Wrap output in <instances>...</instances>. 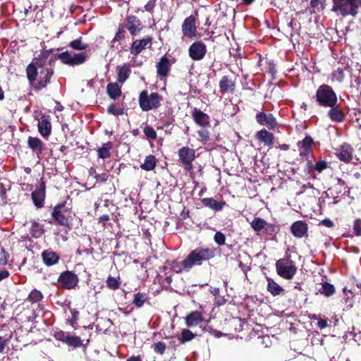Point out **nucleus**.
<instances>
[{
  "label": "nucleus",
  "mask_w": 361,
  "mask_h": 361,
  "mask_svg": "<svg viewBox=\"0 0 361 361\" xmlns=\"http://www.w3.org/2000/svg\"><path fill=\"white\" fill-rule=\"evenodd\" d=\"M26 73L30 83L35 90L39 91L45 88L50 82L54 70L52 68H39L33 64H29L26 68Z\"/></svg>",
  "instance_id": "f257e3e1"
},
{
  "label": "nucleus",
  "mask_w": 361,
  "mask_h": 361,
  "mask_svg": "<svg viewBox=\"0 0 361 361\" xmlns=\"http://www.w3.org/2000/svg\"><path fill=\"white\" fill-rule=\"evenodd\" d=\"M215 257V249L208 247H197L192 250L185 258V266L192 268L195 266H201L204 262H208Z\"/></svg>",
  "instance_id": "f03ea898"
},
{
  "label": "nucleus",
  "mask_w": 361,
  "mask_h": 361,
  "mask_svg": "<svg viewBox=\"0 0 361 361\" xmlns=\"http://www.w3.org/2000/svg\"><path fill=\"white\" fill-rule=\"evenodd\" d=\"M332 11L341 16L355 17L361 8V0H333Z\"/></svg>",
  "instance_id": "7ed1b4c3"
},
{
  "label": "nucleus",
  "mask_w": 361,
  "mask_h": 361,
  "mask_svg": "<svg viewBox=\"0 0 361 361\" xmlns=\"http://www.w3.org/2000/svg\"><path fill=\"white\" fill-rule=\"evenodd\" d=\"M315 98L317 104L322 107H333L338 104L336 93L329 85H321L316 91Z\"/></svg>",
  "instance_id": "20e7f679"
},
{
  "label": "nucleus",
  "mask_w": 361,
  "mask_h": 361,
  "mask_svg": "<svg viewBox=\"0 0 361 361\" xmlns=\"http://www.w3.org/2000/svg\"><path fill=\"white\" fill-rule=\"evenodd\" d=\"M162 97L157 92H149L143 90L139 95V105L143 111L156 110L161 105Z\"/></svg>",
  "instance_id": "39448f33"
},
{
  "label": "nucleus",
  "mask_w": 361,
  "mask_h": 361,
  "mask_svg": "<svg viewBox=\"0 0 361 361\" xmlns=\"http://www.w3.org/2000/svg\"><path fill=\"white\" fill-rule=\"evenodd\" d=\"M277 274L285 279H292L296 274L297 267L295 262L289 258H283L276 263Z\"/></svg>",
  "instance_id": "423d86ee"
},
{
  "label": "nucleus",
  "mask_w": 361,
  "mask_h": 361,
  "mask_svg": "<svg viewBox=\"0 0 361 361\" xmlns=\"http://www.w3.org/2000/svg\"><path fill=\"white\" fill-rule=\"evenodd\" d=\"M89 58L87 52L75 53L66 51L58 55V59L66 65L75 66L84 63Z\"/></svg>",
  "instance_id": "0eeeda50"
},
{
  "label": "nucleus",
  "mask_w": 361,
  "mask_h": 361,
  "mask_svg": "<svg viewBox=\"0 0 361 361\" xmlns=\"http://www.w3.org/2000/svg\"><path fill=\"white\" fill-rule=\"evenodd\" d=\"M178 160L186 171L192 169V161L195 159V150L188 146L182 147L178 151Z\"/></svg>",
  "instance_id": "6e6552de"
},
{
  "label": "nucleus",
  "mask_w": 361,
  "mask_h": 361,
  "mask_svg": "<svg viewBox=\"0 0 361 361\" xmlns=\"http://www.w3.org/2000/svg\"><path fill=\"white\" fill-rule=\"evenodd\" d=\"M79 281L78 276L71 271H65L61 273L58 279L60 286L65 289L75 288Z\"/></svg>",
  "instance_id": "1a4fd4ad"
},
{
  "label": "nucleus",
  "mask_w": 361,
  "mask_h": 361,
  "mask_svg": "<svg viewBox=\"0 0 361 361\" xmlns=\"http://www.w3.org/2000/svg\"><path fill=\"white\" fill-rule=\"evenodd\" d=\"M206 54L207 46L201 41L192 43L188 49L189 56L193 61H200L203 59Z\"/></svg>",
  "instance_id": "9d476101"
},
{
  "label": "nucleus",
  "mask_w": 361,
  "mask_h": 361,
  "mask_svg": "<svg viewBox=\"0 0 361 361\" xmlns=\"http://www.w3.org/2000/svg\"><path fill=\"white\" fill-rule=\"evenodd\" d=\"M182 32L183 36L193 39L197 37V30L195 18L193 16L187 17L182 24Z\"/></svg>",
  "instance_id": "9b49d317"
},
{
  "label": "nucleus",
  "mask_w": 361,
  "mask_h": 361,
  "mask_svg": "<svg viewBox=\"0 0 361 361\" xmlns=\"http://www.w3.org/2000/svg\"><path fill=\"white\" fill-rule=\"evenodd\" d=\"M314 140L310 135H306L301 141H298L297 146L299 155L305 159H309L312 154V146Z\"/></svg>",
  "instance_id": "f8f14e48"
},
{
  "label": "nucleus",
  "mask_w": 361,
  "mask_h": 361,
  "mask_svg": "<svg viewBox=\"0 0 361 361\" xmlns=\"http://www.w3.org/2000/svg\"><path fill=\"white\" fill-rule=\"evenodd\" d=\"M152 44V38L150 36H146L141 39H135L130 48V54L137 56L144 49L150 48Z\"/></svg>",
  "instance_id": "ddd939ff"
},
{
  "label": "nucleus",
  "mask_w": 361,
  "mask_h": 361,
  "mask_svg": "<svg viewBox=\"0 0 361 361\" xmlns=\"http://www.w3.org/2000/svg\"><path fill=\"white\" fill-rule=\"evenodd\" d=\"M257 123L266 126L269 130H273L277 126L276 118L271 113L258 112L255 116Z\"/></svg>",
  "instance_id": "4468645a"
},
{
  "label": "nucleus",
  "mask_w": 361,
  "mask_h": 361,
  "mask_svg": "<svg viewBox=\"0 0 361 361\" xmlns=\"http://www.w3.org/2000/svg\"><path fill=\"white\" fill-rule=\"evenodd\" d=\"M45 182L41 178L37 189L32 192V198L35 205L40 208L43 206L45 198Z\"/></svg>",
  "instance_id": "2eb2a0df"
},
{
  "label": "nucleus",
  "mask_w": 361,
  "mask_h": 361,
  "mask_svg": "<svg viewBox=\"0 0 361 361\" xmlns=\"http://www.w3.org/2000/svg\"><path fill=\"white\" fill-rule=\"evenodd\" d=\"M37 128L39 134L45 139H48L51 133V118L49 115H42L39 120Z\"/></svg>",
  "instance_id": "dca6fc26"
},
{
  "label": "nucleus",
  "mask_w": 361,
  "mask_h": 361,
  "mask_svg": "<svg viewBox=\"0 0 361 361\" xmlns=\"http://www.w3.org/2000/svg\"><path fill=\"white\" fill-rule=\"evenodd\" d=\"M172 63L166 56L161 57L157 64V75L161 80L165 79L171 70Z\"/></svg>",
  "instance_id": "f3484780"
},
{
  "label": "nucleus",
  "mask_w": 361,
  "mask_h": 361,
  "mask_svg": "<svg viewBox=\"0 0 361 361\" xmlns=\"http://www.w3.org/2000/svg\"><path fill=\"white\" fill-rule=\"evenodd\" d=\"M192 118L194 122L201 127H208L210 125V118L209 115L197 108H195L192 110Z\"/></svg>",
  "instance_id": "a211bd4d"
},
{
  "label": "nucleus",
  "mask_w": 361,
  "mask_h": 361,
  "mask_svg": "<svg viewBox=\"0 0 361 361\" xmlns=\"http://www.w3.org/2000/svg\"><path fill=\"white\" fill-rule=\"evenodd\" d=\"M290 231L295 238H302L307 234L308 225L304 221H297L291 225Z\"/></svg>",
  "instance_id": "6ab92c4d"
},
{
  "label": "nucleus",
  "mask_w": 361,
  "mask_h": 361,
  "mask_svg": "<svg viewBox=\"0 0 361 361\" xmlns=\"http://www.w3.org/2000/svg\"><path fill=\"white\" fill-rule=\"evenodd\" d=\"M219 92L224 94L227 92L233 93L235 89V82L229 76L224 75L219 82Z\"/></svg>",
  "instance_id": "aec40b11"
},
{
  "label": "nucleus",
  "mask_w": 361,
  "mask_h": 361,
  "mask_svg": "<svg viewBox=\"0 0 361 361\" xmlns=\"http://www.w3.org/2000/svg\"><path fill=\"white\" fill-rule=\"evenodd\" d=\"M43 263L47 267H51L57 264L60 259V256L54 251L48 249L42 252L41 255Z\"/></svg>",
  "instance_id": "412c9836"
},
{
  "label": "nucleus",
  "mask_w": 361,
  "mask_h": 361,
  "mask_svg": "<svg viewBox=\"0 0 361 361\" xmlns=\"http://www.w3.org/2000/svg\"><path fill=\"white\" fill-rule=\"evenodd\" d=\"M126 21V28L132 35L135 36L138 35L142 30L140 20L135 16H128Z\"/></svg>",
  "instance_id": "4be33fe9"
},
{
  "label": "nucleus",
  "mask_w": 361,
  "mask_h": 361,
  "mask_svg": "<svg viewBox=\"0 0 361 361\" xmlns=\"http://www.w3.org/2000/svg\"><path fill=\"white\" fill-rule=\"evenodd\" d=\"M63 207L64 205L62 204L56 205L52 211L51 216L59 225L67 226L69 225V219L62 212Z\"/></svg>",
  "instance_id": "5701e85b"
},
{
  "label": "nucleus",
  "mask_w": 361,
  "mask_h": 361,
  "mask_svg": "<svg viewBox=\"0 0 361 361\" xmlns=\"http://www.w3.org/2000/svg\"><path fill=\"white\" fill-rule=\"evenodd\" d=\"M352 147L348 144L344 143L337 149L336 155L341 161L349 162L352 159Z\"/></svg>",
  "instance_id": "b1692460"
},
{
  "label": "nucleus",
  "mask_w": 361,
  "mask_h": 361,
  "mask_svg": "<svg viewBox=\"0 0 361 361\" xmlns=\"http://www.w3.org/2000/svg\"><path fill=\"white\" fill-rule=\"evenodd\" d=\"M27 146L30 149L39 157L43 152L44 145L43 142L37 137L30 136L27 138Z\"/></svg>",
  "instance_id": "393cba45"
},
{
  "label": "nucleus",
  "mask_w": 361,
  "mask_h": 361,
  "mask_svg": "<svg viewBox=\"0 0 361 361\" xmlns=\"http://www.w3.org/2000/svg\"><path fill=\"white\" fill-rule=\"evenodd\" d=\"M250 226L256 232H259L263 229H266L267 231L274 230V226L268 224L264 219L259 217L254 218L250 223Z\"/></svg>",
  "instance_id": "a878e982"
},
{
  "label": "nucleus",
  "mask_w": 361,
  "mask_h": 361,
  "mask_svg": "<svg viewBox=\"0 0 361 361\" xmlns=\"http://www.w3.org/2000/svg\"><path fill=\"white\" fill-rule=\"evenodd\" d=\"M255 137L260 142L264 143V145L268 147L274 145V135L267 130L266 129L260 130L255 134Z\"/></svg>",
  "instance_id": "bb28decb"
},
{
  "label": "nucleus",
  "mask_w": 361,
  "mask_h": 361,
  "mask_svg": "<svg viewBox=\"0 0 361 361\" xmlns=\"http://www.w3.org/2000/svg\"><path fill=\"white\" fill-rule=\"evenodd\" d=\"M330 109L328 111V116L329 118L336 123H341L345 119V114L341 109H340L338 105H335L333 107H329Z\"/></svg>",
  "instance_id": "cd10ccee"
},
{
  "label": "nucleus",
  "mask_w": 361,
  "mask_h": 361,
  "mask_svg": "<svg viewBox=\"0 0 361 361\" xmlns=\"http://www.w3.org/2000/svg\"><path fill=\"white\" fill-rule=\"evenodd\" d=\"M116 72L118 82L123 84L128 78L131 73V70L128 63H124L123 66L117 67Z\"/></svg>",
  "instance_id": "c85d7f7f"
},
{
  "label": "nucleus",
  "mask_w": 361,
  "mask_h": 361,
  "mask_svg": "<svg viewBox=\"0 0 361 361\" xmlns=\"http://www.w3.org/2000/svg\"><path fill=\"white\" fill-rule=\"evenodd\" d=\"M51 56V50H43L31 64L37 66L39 68H47L45 66L46 63Z\"/></svg>",
  "instance_id": "c756f323"
},
{
  "label": "nucleus",
  "mask_w": 361,
  "mask_h": 361,
  "mask_svg": "<svg viewBox=\"0 0 361 361\" xmlns=\"http://www.w3.org/2000/svg\"><path fill=\"white\" fill-rule=\"evenodd\" d=\"M202 321V314L199 311H193L185 317V324L188 326H197Z\"/></svg>",
  "instance_id": "7c9ffc66"
},
{
  "label": "nucleus",
  "mask_w": 361,
  "mask_h": 361,
  "mask_svg": "<svg viewBox=\"0 0 361 361\" xmlns=\"http://www.w3.org/2000/svg\"><path fill=\"white\" fill-rule=\"evenodd\" d=\"M202 203L204 204V206L209 207L216 212L222 210L224 205L226 204L225 202H217L212 197L203 198L202 200Z\"/></svg>",
  "instance_id": "2f4dec72"
},
{
  "label": "nucleus",
  "mask_w": 361,
  "mask_h": 361,
  "mask_svg": "<svg viewBox=\"0 0 361 361\" xmlns=\"http://www.w3.org/2000/svg\"><path fill=\"white\" fill-rule=\"evenodd\" d=\"M267 291L273 296H278L284 293V289L271 279H267Z\"/></svg>",
  "instance_id": "473e14b6"
},
{
  "label": "nucleus",
  "mask_w": 361,
  "mask_h": 361,
  "mask_svg": "<svg viewBox=\"0 0 361 361\" xmlns=\"http://www.w3.org/2000/svg\"><path fill=\"white\" fill-rule=\"evenodd\" d=\"M106 91L109 96L113 99H117L121 94V88L118 82H111L108 84Z\"/></svg>",
  "instance_id": "72a5a7b5"
},
{
  "label": "nucleus",
  "mask_w": 361,
  "mask_h": 361,
  "mask_svg": "<svg viewBox=\"0 0 361 361\" xmlns=\"http://www.w3.org/2000/svg\"><path fill=\"white\" fill-rule=\"evenodd\" d=\"M112 146L113 145L111 142L104 143L101 147L97 149L98 157L103 159L109 158Z\"/></svg>",
  "instance_id": "f704fd0d"
},
{
  "label": "nucleus",
  "mask_w": 361,
  "mask_h": 361,
  "mask_svg": "<svg viewBox=\"0 0 361 361\" xmlns=\"http://www.w3.org/2000/svg\"><path fill=\"white\" fill-rule=\"evenodd\" d=\"M157 165V159L154 155H148L145 157L144 163L141 164L142 169L149 171L153 170Z\"/></svg>",
  "instance_id": "c9c22d12"
},
{
  "label": "nucleus",
  "mask_w": 361,
  "mask_h": 361,
  "mask_svg": "<svg viewBox=\"0 0 361 361\" xmlns=\"http://www.w3.org/2000/svg\"><path fill=\"white\" fill-rule=\"evenodd\" d=\"M31 224L30 233L32 236L36 238L41 237L44 231L43 226L35 221H32Z\"/></svg>",
  "instance_id": "e433bc0d"
},
{
  "label": "nucleus",
  "mask_w": 361,
  "mask_h": 361,
  "mask_svg": "<svg viewBox=\"0 0 361 361\" xmlns=\"http://www.w3.org/2000/svg\"><path fill=\"white\" fill-rule=\"evenodd\" d=\"M147 300V295L145 293L138 292L134 295L133 304L137 308L142 307Z\"/></svg>",
  "instance_id": "4c0bfd02"
},
{
  "label": "nucleus",
  "mask_w": 361,
  "mask_h": 361,
  "mask_svg": "<svg viewBox=\"0 0 361 361\" xmlns=\"http://www.w3.org/2000/svg\"><path fill=\"white\" fill-rule=\"evenodd\" d=\"M329 78L331 82H343L345 78L343 70L341 68H337L331 73Z\"/></svg>",
  "instance_id": "58836bf2"
},
{
  "label": "nucleus",
  "mask_w": 361,
  "mask_h": 361,
  "mask_svg": "<svg viewBox=\"0 0 361 361\" xmlns=\"http://www.w3.org/2000/svg\"><path fill=\"white\" fill-rule=\"evenodd\" d=\"M43 298V295L41 291L33 289L27 298V300L32 303H37L41 301Z\"/></svg>",
  "instance_id": "ea45409f"
},
{
  "label": "nucleus",
  "mask_w": 361,
  "mask_h": 361,
  "mask_svg": "<svg viewBox=\"0 0 361 361\" xmlns=\"http://www.w3.org/2000/svg\"><path fill=\"white\" fill-rule=\"evenodd\" d=\"M69 47L75 50H85L88 47V44L82 42V37L71 41L69 43Z\"/></svg>",
  "instance_id": "a19ab883"
},
{
  "label": "nucleus",
  "mask_w": 361,
  "mask_h": 361,
  "mask_svg": "<svg viewBox=\"0 0 361 361\" xmlns=\"http://www.w3.org/2000/svg\"><path fill=\"white\" fill-rule=\"evenodd\" d=\"M319 292L321 294L326 297H329L334 294L335 288L332 284L325 282L322 285V288L319 290Z\"/></svg>",
  "instance_id": "79ce46f5"
},
{
  "label": "nucleus",
  "mask_w": 361,
  "mask_h": 361,
  "mask_svg": "<svg viewBox=\"0 0 361 361\" xmlns=\"http://www.w3.org/2000/svg\"><path fill=\"white\" fill-rule=\"evenodd\" d=\"M126 35V30L124 27L122 25L118 26V30L114 37V39L111 42V47H115V44L117 42H119L124 39Z\"/></svg>",
  "instance_id": "37998d69"
},
{
  "label": "nucleus",
  "mask_w": 361,
  "mask_h": 361,
  "mask_svg": "<svg viewBox=\"0 0 361 361\" xmlns=\"http://www.w3.org/2000/svg\"><path fill=\"white\" fill-rule=\"evenodd\" d=\"M66 343L69 346L74 348H78L82 345V341L81 338L79 336H73L71 334H69Z\"/></svg>",
  "instance_id": "c03bdc74"
},
{
  "label": "nucleus",
  "mask_w": 361,
  "mask_h": 361,
  "mask_svg": "<svg viewBox=\"0 0 361 361\" xmlns=\"http://www.w3.org/2000/svg\"><path fill=\"white\" fill-rule=\"evenodd\" d=\"M185 259L180 262H173L172 264L171 269L176 273H182L183 271H189L192 268L185 267Z\"/></svg>",
  "instance_id": "a18cd8bd"
},
{
  "label": "nucleus",
  "mask_w": 361,
  "mask_h": 361,
  "mask_svg": "<svg viewBox=\"0 0 361 361\" xmlns=\"http://www.w3.org/2000/svg\"><path fill=\"white\" fill-rule=\"evenodd\" d=\"M194 337L195 335L191 331L188 329H183L181 332L179 340L182 343H184L185 342L192 340Z\"/></svg>",
  "instance_id": "49530a36"
},
{
  "label": "nucleus",
  "mask_w": 361,
  "mask_h": 361,
  "mask_svg": "<svg viewBox=\"0 0 361 361\" xmlns=\"http://www.w3.org/2000/svg\"><path fill=\"white\" fill-rule=\"evenodd\" d=\"M107 287L111 290H116L120 286L119 279L116 277L109 276L106 280Z\"/></svg>",
  "instance_id": "de8ad7c7"
},
{
  "label": "nucleus",
  "mask_w": 361,
  "mask_h": 361,
  "mask_svg": "<svg viewBox=\"0 0 361 361\" xmlns=\"http://www.w3.org/2000/svg\"><path fill=\"white\" fill-rule=\"evenodd\" d=\"M325 0H310L311 8H313V12L320 11L324 8Z\"/></svg>",
  "instance_id": "09e8293b"
},
{
  "label": "nucleus",
  "mask_w": 361,
  "mask_h": 361,
  "mask_svg": "<svg viewBox=\"0 0 361 361\" xmlns=\"http://www.w3.org/2000/svg\"><path fill=\"white\" fill-rule=\"evenodd\" d=\"M200 140L205 144L210 140V133L208 130L202 128L197 131Z\"/></svg>",
  "instance_id": "8fccbe9b"
},
{
  "label": "nucleus",
  "mask_w": 361,
  "mask_h": 361,
  "mask_svg": "<svg viewBox=\"0 0 361 361\" xmlns=\"http://www.w3.org/2000/svg\"><path fill=\"white\" fill-rule=\"evenodd\" d=\"M152 348L156 353L162 355L166 351V345L164 342L159 341L154 343Z\"/></svg>",
  "instance_id": "3c124183"
},
{
  "label": "nucleus",
  "mask_w": 361,
  "mask_h": 361,
  "mask_svg": "<svg viewBox=\"0 0 361 361\" xmlns=\"http://www.w3.org/2000/svg\"><path fill=\"white\" fill-rule=\"evenodd\" d=\"M143 132L147 138L151 139L152 140H154L157 139V133L152 127H151L149 126H145L143 130Z\"/></svg>",
  "instance_id": "603ef678"
},
{
  "label": "nucleus",
  "mask_w": 361,
  "mask_h": 361,
  "mask_svg": "<svg viewBox=\"0 0 361 361\" xmlns=\"http://www.w3.org/2000/svg\"><path fill=\"white\" fill-rule=\"evenodd\" d=\"M107 111L114 116H121L124 114V109L118 108L115 104H111L108 107Z\"/></svg>",
  "instance_id": "864d4df0"
},
{
  "label": "nucleus",
  "mask_w": 361,
  "mask_h": 361,
  "mask_svg": "<svg viewBox=\"0 0 361 361\" xmlns=\"http://www.w3.org/2000/svg\"><path fill=\"white\" fill-rule=\"evenodd\" d=\"M69 334H70L69 332H65L63 331L59 330V331H55V333H54V338L57 341H62L63 343H66L67 339H68V337Z\"/></svg>",
  "instance_id": "5fc2aeb1"
},
{
  "label": "nucleus",
  "mask_w": 361,
  "mask_h": 361,
  "mask_svg": "<svg viewBox=\"0 0 361 361\" xmlns=\"http://www.w3.org/2000/svg\"><path fill=\"white\" fill-rule=\"evenodd\" d=\"M214 240L219 245H224L226 243V236L221 231L216 232L214 236Z\"/></svg>",
  "instance_id": "6e6d98bb"
},
{
  "label": "nucleus",
  "mask_w": 361,
  "mask_h": 361,
  "mask_svg": "<svg viewBox=\"0 0 361 361\" xmlns=\"http://www.w3.org/2000/svg\"><path fill=\"white\" fill-rule=\"evenodd\" d=\"M327 168V163L325 161H321L315 164L314 169L319 173Z\"/></svg>",
  "instance_id": "4d7b16f0"
},
{
  "label": "nucleus",
  "mask_w": 361,
  "mask_h": 361,
  "mask_svg": "<svg viewBox=\"0 0 361 361\" xmlns=\"http://www.w3.org/2000/svg\"><path fill=\"white\" fill-rule=\"evenodd\" d=\"M95 179L97 183H104L108 179V174L106 173L95 174Z\"/></svg>",
  "instance_id": "13d9d810"
},
{
  "label": "nucleus",
  "mask_w": 361,
  "mask_h": 361,
  "mask_svg": "<svg viewBox=\"0 0 361 361\" xmlns=\"http://www.w3.org/2000/svg\"><path fill=\"white\" fill-rule=\"evenodd\" d=\"M353 229L355 232L360 235L361 234V221L360 220H356L353 225Z\"/></svg>",
  "instance_id": "bf43d9fd"
},
{
  "label": "nucleus",
  "mask_w": 361,
  "mask_h": 361,
  "mask_svg": "<svg viewBox=\"0 0 361 361\" xmlns=\"http://www.w3.org/2000/svg\"><path fill=\"white\" fill-rule=\"evenodd\" d=\"M320 224H322L323 226L327 227V228H332L334 226V222L329 219H324L321 222Z\"/></svg>",
  "instance_id": "052dcab7"
},
{
  "label": "nucleus",
  "mask_w": 361,
  "mask_h": 361,
  "mask_svg": "<svg viewBox=\"0 0 361 361\" xmlns=\"http://www.w3.org/2000/svg\"><path fill=\"white\" fill-rule=\"evenodd\" d=\"M7 263V256L4 250L0 254V265H5Z\"/></svg>",
  "instance_id": "680f3d73"
},
{
  "label": "nucleus",
  "mask_w": 361,
  "mask_h": 361,
  "mask_svg": "<svg viewBox=\"0 0 361 361\" xmlns=\"http://www.w3.org/2000/svg\"><path fill=\"white\" fill-rule=\"evenodd\" d=\"M109 220V216L107 214L101 216L99 218V222L102 223L103 225V227H106V223Z\"/></svg>",
  "instance_id": "e2e57ef3"
},
{
  "label": "nucleus",
  "mask_w": 361,
  "mask_h": 361,
  "mask_svg": "<svg viewBox=\"0 0 361 361\" xmlns=\"http://www.w3.org/2000/svg\"><path fill=\"white\" fill-rule=\"evenodd\" d=\"M317 326L320 329H323L326 328L327 326V321L324 319H319L317 322Z\"/></svg>",
  "instance_id": "0e129e2a"
},
{
  "label": "nucleus",
  "mask_w": 361,
  "mask_h": 361,
  "mask_svg": "<svg viewBox=\"0 0 361 361\" xmlns=\"http://www.w3.org/2000/svg\"><path fill=\"white\" fill-rule=\"evenodd\" d=\"M215 300H216L215 302L218 305H223L226 302V299L224 298V296H220L219 295V296H216V299Z\"/></svg>",
  "instance_id": "69168bd1"
},
{
  "label": "nucleus",
  "mask_w": 361,
  "mask_h": 361,
  "mask_svg": "<svg viewBox=\"0 0 361 361\" xmlns=\"http://www.w3.org/2000/svg\"><path fill=\"white\" fill-rule=\"evenodd\" d=\"M9 276L8 271L3 269L0 271V281L8 278Z\"/></svg>",
  "instance_id": "338daca9"
},
{
  "label": "nucleus",
  "mask_w": 361,
  "mask_h": 361,
  "mask_svg": "<svg viewBox=\"0 0 361 361\" xmlns=\"http://www.w3.org/2000/svg\"><path fill=\"white\" fill-rule=\"evenodd\" d=\"M6 345V341L3 337L0 336V353H1Z\"/></svg>",
  "instance_id": "774afa93"
}]
</instances>
